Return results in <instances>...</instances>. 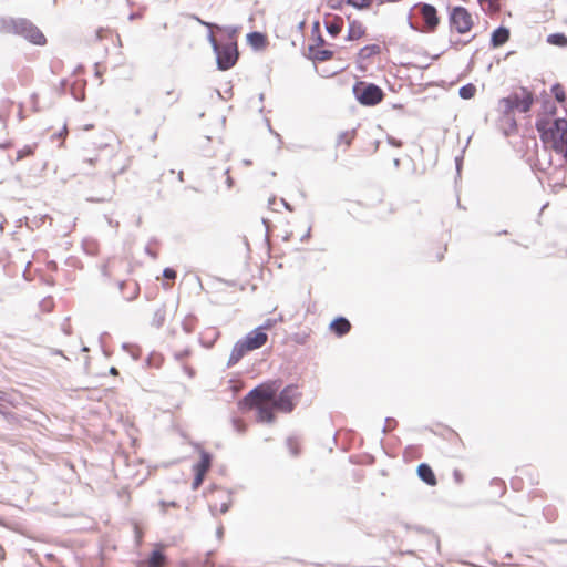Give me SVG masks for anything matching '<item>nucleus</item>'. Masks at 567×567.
Masks as SVG:
<instances>
[{
	"instance_id": "obj_1",
	"label": "nucleus",
	"mask_w": 567,
	"mask_h": 567,
	"mask_svg": "<svg viewBox=\"0 0 567 567\" xmlns=\"http://www.w3.org/2000/svg\"><path fill=\"white\" fill-rule=\"evenodd\" d=\"M279 389V381L264 382L249 391L240 404L245 409L254 410L258 422L274 423L276 412H292L301 398V393L295 384L287 385L280 392Z\"/></svg>"
},
{
	"instance_id": "obj_2",
	"label": "nucleus",
	"mask_w": 567,
	"mask_h": 567,
	"mask_svg": "<svg viewBox=\"0 0 567 567\" xmlns=\"http://www.w3.org/2000/svg\"><path fill=\"white\" fill-rule=\"evenodd\" d=\"M557 109L553 102L546 101L537 114L535 127L543 144L560 154L567 164V120L556 117Z\"/></svg>"
},
{
	"instance_id": "obj_3",
	"label": "nucleus",
	"mask_w": 567,
	"mask_h": 567,
	"mask_svg": "<svg viewBox=\"0 0 567 567\" xmlns=\"http://www.w3.org/2000/svg\"><path fill=\"white\" fill-rule=\"evenodd\" d=\"M0 32L4 34L21 35L37 45H43L47 41L44 34L29 20L4 19L0 22Z\"/></svg>"
},
{
	"instance_id": "obj_4",
	"label": "nucleus",
	"mask_w": 567,
	"mask_h": 567,
	"mask_svg": "<svg viewBox=\"0 0 567 567\" xmlns=\"http://www.w3.org/2000/svg\"><path fill=\"white\" fill-rule=\"evenodd\" d=\"M534 104V94L526 87H520L512 92L508 96L498 101V110H505L511 113L518 111L527 113Z\"/></svg>"
},
{
	"instance_id": "obj_5",
	"label": "nucleus",
	"mask_w": 567,
	"mask_h": 567,
	"mask_svg": "<svg viewBox=\"0 0 567 567\" xmlns=\"http://www.w3.org/2000/svg\"><path fill=\"white\" fill-rule=\"evenodd\" d=\"M353 94L358 102L364 106H374L384 99V92L373 83L359 81L353 85Z\"/></svg>"
},
{
	"instance_id": "obj_6",
	"label": "nucleus",
	"mask_w": 567,
	"mask_h": 567,
	"mask_svg": "<svg viewBox=\"0 0 567 567\" xmlns=\"http://www.w3.org/2000/svg\"><path fill=\"white\" fill-rule=\"evenodd\" d=\"M451 27L460 34L468 33L473 25L474 19L471 12L464 7H454L450 14Z\"/></svg>"
},
{
	"instance_id": "obj_7",
	"label": "nucleus",
	"mask_w": 567,
	"mask_h": 567,
	"mask_svg": "<svg viewBox=\"0 0 567 567\" xmlns=\"http://www.w3.org/2000/svg\"><path fill=\"white\" fill-rule=\"evenodd\" d=\"M217 54V64L220 70H228L235 65L238 59L237 45L228 43L225 45H217L214 35L210 37Z\"/></svg>"
},
{
	"instance_id": "obj_8",
	"label": "nucleus",
	"mask_w": 567,
	"mask_h": 567,
	"mask_svg": "<svg viewBox=\"0 0 567 567\" xmlns=\"http://www.w3.org/2000/svg\"><path fill=\"white\" fill-rule=\"evenodd\" d=\"M212 467V455L204 451H199V462L193 465L194 481L192 483L193 489L199 488L204 478Z\"/></svg>"
},
{
	"instance_id": "obj_9",
	"label": "nucleus",
	"mask_w": 567,
	"mask_h": 567,
	"mask_svg": "<svg viewBox=\"0 0 567 567\" xmlns=\"http://www.w3.org/2000/svg\"><path fill=\"white\" fill-rule=\"evenodd\" d=\"M271 327L270 321L262 327H259L251 332H249L243 340H239L248 351H252L261 348L266 344L268 340V336L264 332L265 329H269Z\"/></svg>"
},
{
	"instance_id": "obj_10",
	"label": "nucleus",
	"mask_w": 567,
	"mask_h": 567,
	"mask_svg": "<svg viewBox=\"0 0 567 567\" xmlns=\"http://www.w3.org/2000/svg\"><path fill=\"white\" fill-rule=\"evenodd\" d=\"M420 13L423 19V31L434 32L440 24V18L434 6L423 3L420 6Z\"/></svg>"
},
{
	"instance_id": "obj_11",
	"label": "nucleus",
	"mask_w": 567,
	"mask_h": 567,
	"mask_svg": "<svg viewBox=\"0 0 567 567\" xmlns=\"http://www.w3.org/2000/svg\"><path fill=\"white\" fill-rule=\"evenodd\" d=\"M499 116L497 120V126L505 136H511L517 133L518 125L515 115L505 110H498Z\"/></svg>"
},
{
	"instance_id": "obj_12",
	"label": "nucleus",
	"mask_w": 567,
	"mask_h": 567,
	"mask_svg": "<svg viewBox=\"0 0 567 567\" xmlns=\"http://www.w3.org/2000/svg\"><path fill=\"white\" fill-rule=\"evenodd\" d=\"M209 507L214 513H226L229 507L230 497L225 491H215L209 495Z\"/></svg>"
},
{
	"instance_id": "obj_13",
	"label": "nucleus",
	"mask_w": 567,
	"mask_h": 567,
	"mask_svg": "<svg viewBox=\"0 0 567 567\" xmlns=\"http://www.w3.org/2000/svg\"><path fill=\"white\" fill-rule=\"evenodd\" d=\"M165 545L156 544L148 558L142 561L140 567H166L167 557L165 555Z\"/></svg>"
},
{
	"instance_id": "obj_14",
	"label": "nucleus",
	"mask_w": 567,
	"mask_h": 567,
	"mask_svg": "<svg viewBox=\"0 0 567 567\" xmlns=\"http://www.w3.org/2000/svg\"><path fill=\"white\" fill-rule=\"evenodd\" d=\"M365 27L359 20H349L347 40L355 41L365 35Z\"/></svg>"
},
{
	"instance_id": "obj_15",
	"label": "nucleus",
	"mask_w": 567,
	"mask_h": 567,
	"mask_svg": "<svg viewBox=\"0 0 567 567\" xmlns=\"http://www.w3.org/2000/svg\"><path fill=\"white\" fill-rule=\"evenodd\" d=\"M417 475L424 483L430 486H435L437 484L434 472L426 463H422L417 466Z\"/></svg>"
},
{
	"instance_id": "obj_16",
	"label": "nucleus",
	"mask_w": 567,
	"mask_h": 567,
	"mask_svg": "<svg viewBox=\"0 0 567 567\" xmlns=\"http://www.w3.org/2000/svg\"><path fill=\"white\" fill-rule=\"evenodd\" d=\"M330 328L338 337H342L350 331L351 323L346 318L340 317L331 322Z\"/></svg>"
},
{
	"instance_id": "obj_17",
	"label": "nucleus",
	"mask_w": 567,
	"mask_h": 567,
	"mask_svg": "<svg viewBox=\"0 0 567 567\" xmlns=\"http://www.w3.org/2000/svg\"><path fill=\"white\" fill-rule=\"evenodd\" d=\"M248 43L257 50L264 49L268 44L266 34L260 32H251L247 35Z\"/></svg>"
},
{
	"instance_id": "obj_18",
	"label": "nucleus",
	"mask_w": 567,
	"mask_h": 567,
	"mask_svg": "<svg viewBox=\"0 0 567 567\" xmlns=\"http://www.w3.org/2000/svg\"><path fill=\"white\" fill-rule=\"evenodd\" d=\"M509 39V31L504 27L497 28L492 34L493 47H501L506 43Z\"/></svg>"
},
{
	"instance_id": "obj_19",
	"label": "nucleus",
	"mask_w": 567,
	"mask_h": 567,
	"mask_svg": "<svg viewBox=\"0 0 567 567\" xmlns=\"http://www.w3.org/2000/svg\"><path fill=\"white\" fill-rule=\"evenodd\" d=\"M247 352L249 351L240 341H238L231 350L229 357V364H236Z\"/></svg>"
},
{
	"instance_id": "obj_20",
	"label": "nucleus",
	"mask_w": 567,
	"mask_h": 567,
	"mask_svg": "<svg viewBox=\"0 0 567 567\" xmlns=\"http://www.w3.org/2000/svg\"><path fill=\"white\" fill-rule=\"evenodd\" d=\"M12 106H13V101H11V100L3 101L0 106V121L3 124V126H7V124H8Z\"/></svg>"
},
{
	"instance_id": "obj_21",
	"label": "nucleus",
	"mask_w": 567,
	"mask_h": 567,
	"mask_svg": "<svg viewBox=\"0 0 567 567\" xmlns=\"http://www.w3.org/2000/svg\"><path fill=\"white\" fill-rule=\"evenodd\" d=\"M342 28L343 20L341 17H334V19L331 22L327 23V31L332 37H337L342 31Z\"/></svg>"
},
{
	"instance_id": "obj_22",
	"label": "nucleus",
	"mask_w": 567,
	"mask_h": 567,
	"mask_svg": "<svg viewBox=\"0 0 567 567\" xmlns=\"http://www.w3.org/2000/svg\"><path fill=\"white\" fill-rule=\"evenodd\" d=\"M38 147V144L34 143L32 145H24L22 148H20L18 152H17V157H16V161H22L24 159L25 157H31L35 154V150Z\"/></svg>"
},
{
	"instance_id": "obj_23",
	"label": "nucleus",
	"mask_w": 567,
	"mask_h": 567,
	"mask_svg": "<svg viewBox=\"0 0 567 567\" xmlns=\"http://www.w3.org/2000/svg\"><path fill=\"white\" fill-rule=\"evenodd\" d=\"M547 42L557 47H566L567 37L564 33H553L548 35Z\"/></svg>"
},
{
	"instance_id": "obj_24",
	"label": "nucleus",
	"mask_w": 567,
	"mask_h": 567,
	"mask_svg": "<svg viewBox=\"0 0 567 567\" xmlns=\"http://www.w3.org/2000/svg\"><path fill=\"white\" fill-rule=\"evenodd\" d=\"M551 93L559 103H564L567 99L566 90L559 83L553 85Z\"/></svg>"
},
{
	"instance_id": "obj_25",
	"label": "nucleus",
	"mask_w": 567,
	"mask_h": 567,
	"mask_svg": "<svg viewBox=\"0 0 567 567\" xmlns=\"http://www.w3.org/2000/svg\"><path fill=\"white\" fill-rule=\"evenodd\" d=\"M374 0H347V3L358 10L369 9Z\"/></svg>"
},
{
	"instance_id": "obj_26",
	"label": "nucleus",
	"mask_w": 567,
	"mask_h": 567,
	"mask_svg": "<svg viewBox=\"0 0 567 567\" xmlns=\"http://www.w3.org/2000/svg\"><path fill=\"white\" fill-rule=\"evenodd\" d=\"M476 93V87L473 84L464 85L460 89V95L462 99H472Z\"/></svg>"
},
{
	"instance_id": "obj_27",
	"label": "nucleus",
	"mask_w": 567,
	"mask_h": 567,
	"mask_svg": "<svg viewBox=\"0 0 567 567\" xmlns=\"http://www.w3.org/2000/svg\"><path fill=\"white\" fill-rule=\"evenodd\" d=\"M378 53H380V47L378 44L365 45L360 51V54L363 58H369V56L378 54Z\"/></svg>"
},
{
	"instance_id": "obj_28",
	"label": "nucleus",
	"mask_w": 567,
	"mask_h": 567,
	"mask_svg": "<svg viewBox=\"0 0 567 567\" xmlns=\"http://www.w3.org/2000/svg\"><path fill=\"white\" fill-rule=\"evenodd\" d=\"M333 55L332 51L330 50H316L313 52V58L319 61H327L331 59Z\"/></svg>"
},
{
	"instance_id": "obj_29",
	"label": "nucleus",
	"mask_w": 567,
	"mask_h": 567,
	"mask_svg": "<svg viewBox=\"0 0 567 567\" xmlns=\"http://www.w3.org/2000/svg\"><path fill=\"white\" fill-rule=\"evenodd\" d=\"M163 277L174 281L177 277V272L173 268H165L163 271Z\"/></svg>"
},
{
	"instance_id": "obj_30",
	"label": "nucleus",
	"mask_w": 567,
	"mask_h": 567,
	"mask_svg": "<svg viewBox=\"0 0 567 567\" xmlns=\"http://www.w3.org/2000/svg\"><path fill=\"white\" fill-rule=\"evenodd\" d=\"M352 138H353L352 134L344 133L343 135L340 136V142L339 143H343L344 146L348 147V146H350V144L352 142Z\"/></svg>"
},
{
	"instance_id": "obj_31",
	"label": "nucleus",
	"mask_w": 567,
	"mask_h": 567,
	"mask_svg": "<svg viewBox=\"0 0 567 567\" xmlns=\"http://www.w3.org/2000/svg\"><path fill=\"white\" fill-rule=\"evenodd\" d=\"M454 478L457 483H462L463 482V474L458 471V470H455L454 473Z\"/></svg>"
},
{
	"instance_id": "obj_32",
	"label": "nucleus",
	"mask_w": 567,
	"mask_h": 567,
	"mask_svg": "<svg viewBox=\"0 0 567 567\" xmlns=\"http://www.w3.org/2000/svg\"><path fill=\"white\" fill-rule=\"evenodd\" d=\"M66 134H68L66 126H63L62 132H60L59 136L64 140Z\"/></svg>"
},
{
	"instance_id": "obj_33",
	"label": "nucleus",
	"mask_w": 567,
	"mask_h": 567,
	"mask_svg": "<svg viewBox=\"0 0 567 567\" xmlns=\"http://www.w3.org/2000/svg\"><path fill=\"white\" fill-rule=\"evenodd\" d=\"M110 373H111V374H113V375H117V374H118V371H117V369H116V368L112 367V368L110 369Z\"/></svg>"
},
{
	"instance_id": "obj_34",
	"label": "nucleus",
	"mask_w": 567,
	"mask_h": 567,
	"mask_svg": "<svg viewBox=\"0 0 567 567\" xmlns=\"http://www.w3.org/2000/svg\"><path fill=\"white\" fill-rule=\"evenodd\" d=\"M395 212H396V208L394 207V205L390 204L389 213L394 214Z\"/></svg>"
},
{
	"instance_id": "obj_35",
	"label": "nucleus",
	"mask_w": 567,
	"mask_h": 567,
	"mask_svg": "<svg viewBox=\"0 0 567 567\" xmlns=\"http://www.w3.org/2000/svg\"><path fill=\"white\" fill-rule=\"evenodd\" d=\"M390 143H391V144H393V145H394V146H396V147H400V146H401V143H400V142H399V143H396V141H392V140H390Z\"/></svg>"
},
{
	"instance_id": "obj_36",
	"label": "nucleus",
	"mask_w": 567,
	"mask_h": 567,
	"mask_svg": "<svg viewBox=\"0 0 567 567\" xmlns=\"http://www.w3.org/2000/svg\"><path fill=\"white\" fill-rule=\"evenodd\" d=\"M19 120H20V121H23V120H24V115L22 114V111H21V110H20V112H19Z\"/></svg>"
},
{
	"instance_id": "obj_37",
	"label": "nucleus",
	"mask_w": 567,
	"mask_h": 567,
	"mask_svg": "<svg viewBox=\"0 0 567 567\" xmlns=\"http://www.w3.org/2000/svg\"><path fill=\"white\" fill-rule=\"evenodd\" d=\"M172 286H173V284H165V285H164L165 289H168V288H171Z\"/></svg>"
},
{
	"instance_id": "obj_38",
	"label": "nucleus",
	"mask_w": 567,
	"mask_h": 567,
	"mask_svg": "<svg viewBox=\"0 0 567 567\" xmlns=\"http://www.w3.org/2000/svg\"><path fill=\"white\" fill-rule=\"evenodd\" d=\"M97 38H100V39H101V38H103V35H102V30H100V31L97 32Z\"/></svg>"
},
{
	"instance_id": "obj_39",
	"label": "nucleus",
	"mask_w": 567,
	"mask_h": 567,
	"mask_svg": "<svg viewBox=\"0 0 567 567\" xmlns=\"http://www.w3.org/2000/svg\"><path fill=\"white\" fill-rule=\"evenodd\" d=\"M442 258H443V252H440V254L437 255V259H439V260H441Z\"/></svg>"
}]
</instances>
